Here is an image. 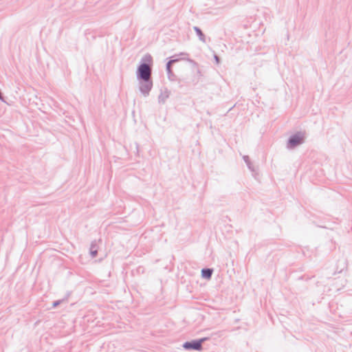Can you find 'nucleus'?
I'll use <instances>...</instances> for the list:
<instances>
[{"instance_id":"f03ea898","label":"nucleus","mask_w":352,"mask_h":352,"mask_svg":"<svg viewBox=\"0 0 352 352\" xmlns=\"http://www.w3.org/2000/svg\"><path fill=\"white\" fill-rule=\"evenodd\" d=\"M208 337L201 338L199 339L192 340L190 341L185 342L182 346L185 350L187 351H201L203 350V343L208 340Z\"/></svg>"},{"instance_id":"f8f14e48","label":"nucleus","mask_w":352,"mask_h":352,"mask_svg":"<svg viewBox=\"0 0 352 352\" xmlns=\"http://www.w3.org/2000/svg\"><path fill=\"white\" fill-rule=\"evenodd\" d=\"M214 58L215 60L216 63L217 64H219V63H220V58L217 54L214 55Z\"/></svg>"},{"instance_id":"1a4fd4ad","label":"nucleus","mask_w":352,"mask_h":352,"mask_svg":"<svg viewBox=\"0 0 352 352\" xmlns=\"http://www.w3.org/2000/svg\"><path fill=\"white\" fill-rule=\"evenodd\" d=\"M90 254L92 258H94L97 256L98 254V245L96 243V241H93L91 243V246H90Z\"/></svg>"},{"instance_id":"ddd939ff","label":"nucleus","mask_w":352,"mask_h":352,"mask_svg":"<svg viewBox=\"0 0 352 352\" xmlns=\"http://www.w3.org/2000/svg\"><path fill=\"white\" fill-rule=\"evenodd\" d=\"M180 55H187V54L185 53H181Z\"/></svg>"},{"instance_id":"9b49d317","label":"nucleus","mask_w":352,"mask_h":352,"mask_svg":"<svg viewBox=\"0 0 352 352\" xmlns=\"http://www.w3.org/2000/svg\"><path fill=\"white\" fill-rule=\"evenodd\" d=\"M63 301V300H56V301L53 302L52 307L54 308L58 307Z\"/></svg>"},{"instance_id":"6e6552de","label":"nucleus","mask_w":352,"mask_h":352,"mask_svg":"<svg viewBox=\"0 0 352 352\" xmlns=\"http://www.w3.org/2000/svg\"><path fill=\"white\" fill-rule=\"evenodd\" d=\"M193 29L195 31L197 35L198 36L199 40L201 41H202L203 43H206V36L203 33L201 30L199 28L197 27V26H194Z\"/></svg>"},{"instance_id":"7ed1b4c3","label":"nucleus","mask_w":352,"mask_h":352,"mask_svg":"<svg viewBox=\"0 0 352 352\" xmlns=\"http://www.w3.org/2000/svg\"><path fill=\"white\" fill-rule=\"evenodd\" d=\"M305 139V133L300 131L292 135L287 143V148L288 149H293L296 146L304 143Z\"/></svg>"},{"instance_id":"39448f33","label":"nucleus","mask_w":352,"mask_h":352,"mask_svg":"<svg viewBox=\"0 0 352 352\" xmlns=\"http://www.w3.org/2000/svg\"><path fill=\"white\" fill-rule=\"evenodd\" d=\"M179 58H171L168 60L166 65V69L167 72L168 78L170 80H175L176 79V76L173 73V70H171V67L173 63L179 61Z\"/></svg>"},{"instance_id":"9d476101","label":"nucleus","mask_w":352,"mask_h":352,"mask_svg":"<svg viewBox=\"0 0 352 352\" xmlns=\"http://www.w3.org/2000/svg\"><path fill=\"white\" fill-rule=\"evenodd\" d=\"M243 159L244 160V162H245L247 166L248 167V168L251 170V171H254V167L250 162V157L248 155H244L243 157Z\"/></svg>"},{"instance_id":"423d86ee","label":"nucleus","mask_w":352,"mask_h":352,"mask_svg":"<svg viewBox=\"0 0 352 352\" xmlns=\"http://www.w3.org/2000/svg\"><path fill=\"white\" fill-rule=\"evenodd\" d=\"M170 91L168 90H165L164 92H161V94L158 96V102L159 103L164 104L165 103L166 99L169 97Z\"/></svg>"},{"instance_id":"20e7f679","label":"nucleus","mask_w":352,"mask_h":352,"mask_svg":"<svg viewBox=\"0 0 352 352\" xmlns=\"http://www.w3.org/2000/svg\"><path fill=\"white\" fill-rule=\"evenodd\" d=\"M138 81L140 93L144 97L148 96L150 91H151L153 86L152 78L138 80Z\"/></svg>"},{"instance_id":"f257e3e1","label":"nucleus","mask_w":352,"mask_h":352,"mask_svg":"<svg viewBox=\"0 0 352 352\" xmlns=\"http://www.w3.org/2000/svg\"><path fill=\"white\" fill-rule=\"evenodd\" d=\"M152 62L153 58L150 54L144 55L137 68V80L152 78Z\"/></svg>"},{"instance_id":"0eeeda50","label":"nucleus","mask_w":352,"mask_h":352,"mask_svg":"<svg viewBox=\"0 0 352 352\" xmlns=\"http://www.w3.org/2000/svg\"><path fill=\"white\" fill-rule=\"evenodd\" d=\"M213 270L210 268H203L201 270V276L204 278L210 279L212 277Z\"/></svg>"}]
</instances>
